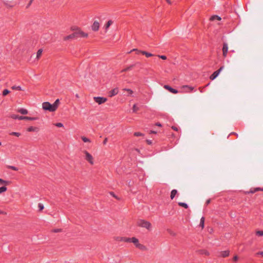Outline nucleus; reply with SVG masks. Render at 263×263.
Listing matches in <instances>:
<instances>
[{
  "label": "nucleus",
  "instance_id": "obj_54",
  "mask_svg": "<svg viewBox=\"0 0 263 263\" xmlns=\"http://www.w3.org/2000/svg\"><path fill=\"white\" fill-rule=\"evenodd\" d=\"M71 37H72V36L71 35H69V36H67L66 37V39H68L71 38Z\"/></svg>",
  "mask_w": 263,
  "mask_h": 263
},
{
  "label": "nucleus",
  "instance_id": "obj_7",
  "mask_svg": "<svg viewBox=\"0 0 263 263\" xmlns=\"http://www.w3.org/2000/svg\"><path fill=\"white\" fill-rule=\"evenodd\" d=\"M84 154H85V159L86 160H87L91 164H93V157H92V155L86 151H84Z\"/></svg>",
  "mask_w": 263,
  "mask_h": 263
},
{
  "label": "nucleus",
  "instance_id": "obj_25",
  "mask_svg": "<svg viewBox=\"0 0 263 263\" xmlns=\"http://www.w3.org/2000/svg\"><path fill=\"white\" fill-rule=\"evenodd\" d=\"M178 204L179 206L183 207L185 209H187L189 207L188 205L186 203H184V202H178Z\"/></svg>",
  "mask_w": 263,
  "mask_h": 263
},
{
  "label": "nucleus",
  "instance_id": "obj_47",
  "mask_svg": "<svg viewBox=\"0 0 263 263\" xmlns=\"http://www.w3.org/2000/svg\"><path fill=\"white\" fill-rule=\"evenodd\" d=\"M210 202H211V199H209L208 200H207L206 201L205 204H206V205H208L209 204H210Z\"/></svg>",
  "mask_w": 263,
  "mask_h": 263
},
{
  "label": "nucleus",
  "instance_id": "obj_30",
  "mask_svg": "<svg viewBox=\"0 0 263 263\" xmlns=\"http://www.w3.org/2000/svg\"><path fill=\"white\" fill-rule=\"evenodd\" d=\"M81 139L84 142H90V139L86 137L82 136L81 137Z\"/></svg>",
  "mask_w": 263,
  "mask_h": 263
},
{
  "label": "nucleus",
  "instance_id": "obj_29",
  "mask_svg": "<svg viewBox=\"0 0 263 263\" xmlns=\"http://www.w3.org/2000/svg\"><path fill=\"white\" fill-rule=\"evenodd\" d=\"M9 135H11V136H15L16 137H19L20 136H21V133H18V132H12L10 133Z\"/></svg>",
  "mask_w": 263,
  "mask_h": 263
},
{
  "label": "nucleus",
  "instance_id": "obj_40",
  "mask_svg": "<svg viewBox=\"0 0 263 263\" xmlns=\"http://www.w3.org/2000/svg\"><path fill=\"white\" fill-rule=\"evenodd\" d=\"M256 235L259 236H263V231H258L256 232Z\"/></svg>",
  "mask_w": 263,
  "mask_h": 263
},
{
  "label": "nucleus",
  "instance_id": "obj_34",
  "mask_svg": "<svg viewBox=\"0 0 263 263\" xmlns=\"http://www.w3.org/2000/svg\"><path fill=\"white\" fill-rule=\"evenodd\" d=\"M11 88L13 90H22V87L20 86H13Z\"/></svg>",
  "mask_w": 263,
  "mask_h": 263
},
{
  "label": "nucleus",
  "instance_id": "obj_53",
  "mask_svg": "<svg viewBox=\"0 0 263 263\" xmlns=\"http://www.w3.org/2000/svg\"><path fill=\"white\" fill-rule=\"evenodd\" d=\"M151 133H153V134H156L157 132H155V131H154V130H151Z\"/></svg>",
  "mask_w": 263,
  "mask_h": 263
},
{
  "label": "nucleus",
  "instance_id": "obj_49",
  "mask_svg": "<svg viewBox=\"0 0 263 263\" xmlns=\"http://www.w3.org/2000/svg\"><path fill=\"white\" fill-rule=\"evenodd\" d=\"M238 258L237 256H235L233 257V260L234 261H237L238 260Z\"/></svg>",
  "mask_w": 263,
  "mask_h": 263
},
{
  "label": "nucleus",
  "instance_id": "obj_14",
  "mask_svg": "<svg viewBox=\"0 0 263 263\" xmlns=\"http://www.w3.org/2000/svg\"><path fill=\"white\" fill-rule=\"evenodd\" d=\"M164 87L167 89L168 90H169L170 92L173 93H174V94H176L178 92V90L175 89H174L173 88L171 87V86H170L169 85H164Z\"/></svg>",
  "mask_w": 263,
  "mask_h": 263
},
{
  "label": "nucleus",
  "instance_id": "obj_56",
  "mask_svg": "<svg viewBox=\"0 0 263 263\" xmlns=\"http://www.w3.org/2000/svg\"><path fill=\"white\" fill-rule=\"evenodd\" d=\"M3 213H4V212L0 210V214H2Z\"/></svg>",
  "mask_w": 263,
  "mask_h": 263
},
{
  "label": "nucleus",
  "instance_id": "obj_59",
  "mask_svg": "<svg viewBox=\"0 0 263 263\" xmlns=\"http://www.w3.org/2000/svg\"><path fill=\"white\" fill-rule=\"evenodd\" d=\"M233 134L237 136V137L238 136V134L237 133H233Z\"/></svg>",
  "mask_w": 263,
  "mask_h": 263
},
{
  "label": "nucleus",
  "instance_id": "obj_31",
  "mask_svg": "<svg viewBox=\"0 0 263 263\" xmlns=\"http://www.w3.org/2000/svg\"><path fill=\"white\" fill-rule=\"evenodd\" d=\"M123 90L124 91H127L128 92V96H132V94L133 93V91L132 90H131L130 89H128V88H124L123 89Z\"/></svg>",
  "mask_w": 263,
  "mask_h": 263
},
{
  "label": "nucleus",
  "instance_id": "obj_38",
  "mask_svg": "<svg viewBox=\"0 0 263 263\" xmlns=\"http://www.w3.org/2000/svg\"><path fill=\"white\" fill-rule=\"evenodd\" d=\"M136 247L139 248V249H141V250H144L145 248L144 246H143V245H141V244H140L139 243L138 245H137V247Z\"/></svg>",
  "mask_w": 263,
  "mask_h": 263
},
{
  "label": "nucleus",
  "instance_id": "obj_43",
  "mask_svg": "<svg viewBox=\"0 0 263 263\" xmlns=\"http://www.w3.org/2000/svg\"><path fill=\"white\" fill-rule=\"evenodd\" d=\"M158 58H160V59H162V60H166L167 57L165 55H158Z\"/></svg>",
  "mask_w": 263,
  "mask_h": 263
},
{
  "label": "nucleus",
  "instance_id": "obj_15",
  "mask_svg": "<svg viewBox=\"0 0 263 263\" xmlns=\"http://www.w3.org/2000/svg\"><path fill=\"white\" fill-rule=\"evenodd\" d=\"M182 88L184 89V91L186 92H191L194 89V87H193L189 86L188 85H184V86H182Z\"/></svg>",
  "mask_w": 263,
  "mask_h": 263
},
{
  "label": "nucleus",
  "instance_id": "obj_4",
  "mask_svg": "<svg viewBox=\"0 0 263 263\" xmlns=\"http://www.w3.org/2000/svg\"><path fill=\"white\" fill-rule=\"evenodd\" d=\"M113 21L112 20H108L103 26L101 31L100 34L105 35L108 31L109 27L112 25Z\"/></svg>",
  "mask_w": 263,
  "mask_h": 263
},
{
  "label": "nucleus",
  "instance_id": "obj_21",
  "mask_svg": "<svg viewBox=\"0 0 263 263\" xmlns=\"http://www.w3.org/2000/svg\"><path fill=\"white\" fill-rule=\"evenodd\" d=\"M17 111L22 115H26L28 114V110L23 108H20L17 110Z\"/></svg>",
  "mask_w": 263,
  "mask_h": 263
},
{
  "label": "nucleus",
  "instance_id": "obj_3",
  "mask_svg": "<svg viewBox=\"0 0 263 263\" xmlns=\"http://www.w3.org/2000/svg\"><path fill=\"white\" fill-rule=\"evenodd\" d=\"M137 224L138 226L145 228L147 230H149L152 226V224L149 222L143 219L139 220L137 222Z\"/></svg>",
  "mask_w": 263,
  "mask_h": 263
},
{
  "label": "nucleus",
  "instance_id": "obj_55",
  "mask_svg": "<svg viewBox=\"0 0 263 263\" xmlns=\"http://www.w3.org/2000/svg\"><path fill=\"white\" fill-rule=\"evenodd\" d=\"M166 2H167L168 4H171V2L170 1V0H166Z\"/></svg>",
  "mask_w": 263,
  "mask_h": 263
},
{
  "label": "nucleus",
  "instance_id": "obj_44",
  "mask_svg": "<svg viewBox=\"0 0 263 263\" xmlns=\"http://www.w3.org/2000/svg\"><path fill=\"white\" fill-rule=\"evenodd\" d=\"M110 194L113 196L114 197H115V198H116L118 200H119V198H118L115 194L114 192H110Z\"/></svg>",
  "mask_w": 263,
  "mask_h": 263
},
{
  "label": "nucleus",
  "instance_id": "obj_35",
  "mask_svg": "<svg viewBox=\"0 0 263 263\" xmlns=\"http://www.w3.org/2000/svg\"><path fill=\"white\" fill-rule=\"evenodd\" d=\"M139 107L137 106L136 104H134L133 106V111L134 112H136L139 110Z\"/></svg>",
  "mask_w": 263,
  "mask_h": 263
},
{
  "label": "nucleus",
  "instance_id": "obj_12",
  "mask_svg": "<svg viewBox=\"0 0 263 263\" xmlns=\"http://www.w3.org/2000/svg\"><path fill=\"white\" fill-rule=\"evenodd\" d=\"M228 50V44L226 43H224L223 44V47H222V54L224 57H226L227 55Z\"/></svg>",
  "mask_w": 263,
  "mask_h": 263
},
{
  "label": "nucleus",
  "instance_id": "obj_52",
  "mask_svg": "<svg viewBox=\"0 0 263 263\" xmlns=\"http://www.w3.org/2000/svg\"><path fill=\"white\" fill-rule=\"evenodd\" d=\"M107 141V139L105 138L103 141V144H105Z\"/></svg>",
  "mask_w": 263,
  "mask_h": 263
},
{
  "label": "nucleus",
  "instance_id": "obj_23",
  "mask_svg": "<svg viewBox=\"0 0 263 263\" xmlns=\"http://www.w3.org/2000/svg\"><path fill=\"white\" fill-rule=\"evenodd\" d=\"M221 17L218 15H213V16H212L210 18V20L211 21H214V20H218V21H220L221 20Z\"/></svg>",
  "mask_w": 263,
  "mask_h": 263
},
{
  "label": "nucleus",
  "instance_id": "obj_10",
  "mask_svg": "<svg viewBox=\"0 0 263 263\" xmlns=\"http://www.w3.org/2000/svg\"><path fill=\"white\" fill-rule=\"evenodd\" d=\"M4 4L9 7H13L14 6L13 0H3Z\"/></svg>",
  "mask_w": 263,
  "mask_h": 263
},
{
  "label": "nucleus",
  "instance_id": "obj_48",
  "mask_svg": "<svg viewBox=\"0 0 263 263\" xmlns=\"http://www.w3.org/2000/svg\"><path fill=\"white\" fill-rule=\"evenodd\" d=\"M146 142H147V144L149 145H150L152 143V141L151 140H147Z\"/></svg>",
  "mask_w": 263,
  "mask_h": 263
},
{
  "label": "nucleus",
  "instance_id": "obj_61",
  "mask_svg": "<svg viewBox=\"0 0 263 263\" xmlns=\"http://www.w3.org/2000/svg\"><path fill=\"white\" fill-rule=\"evenodd\" d=\"M33 0H31L30 2V3H29V5L31 4V3H32Z\"/></svg>",
  "mask_w": 263,
  "mask_h": 263
},
{
  "label": "nucleus",
  "instance_id": "obj_36",
  "mask_svg": "<svg viewBox=\"0 0 263 263\" xmlns=\"http://www.w3.org/2000/svg\"><path fill=\"white\" fill-rule=\"evenodd\" d=\"M38 208H39V211H41L44 209V206L42 203H39L38 204Z\"/></svg>",
  "mask_w": 263,
  "mask_h": 263
},
{
  "label": "nucleus",
  "instance_id": "obj_33",
  "mask_svg": "<svg viewBox=\"0 0 263 263\" xmlns=\"http://www.w3.org/2000/svg\"><path fill=\"white\" fill-rule=\"evenodd\" d=\"M7 190V187L3 186L0 187V194L6 192Z\"/></svg>",
  "mask_w": 263,
  "mask_h": 263
},
{
  "label": "nucleus",
  "instance_id": "obj_2",
  "mask_svg": "<svg viewBox=\"0 0 263 263\" xmlns=\"http://www.w3.org/2000/svg\"><path fill=\"white\" fill-rule=\"evenodd\" d=\"M43 109L45 110H48L51 112L55 111L57 109L53 104H50L48 102H45L42 104Z\"/></svg>",
  "mask_w": 263,
  "mask_h": 263
},
{
  "label": "nucleus",
  "instance_id": "obj_41",
  "mask_svg": "<svg viewBox=\"0 0 263 263\" xmlns=\"http://www.w3.org/2000/svg\"><path fill=\"white\" fill-rule=\"evenodd\" d=\"M61 231H62L61 229H53L52 230V232H53L54 233H58V232H60Z\"/></svg>",
  "mask_w": 263,
  "mask_h": 263
},
{
  "label": "nucleus",
  "instance_id": "obj_1",
  "mask_svg": "<svg viewBox=\"0 0 263 263\" xmlns=\"http://www.w3.org/2000/svg\"><path fill=\"white\" fill-rule=\"evenodd\" d=\"M10 117L13 119H18L20 120H27L30 121L37 120L39 119L38 117H30L27 116H21L18 115L12 114L10 116Z\"/></svg>",
  "mask_w": 263,
  "mask_h": 263
},
{
  "label": "nucleus",
  "instance_id": "obj_5",
  "mask_svg": "<svg viewBox=\"0 0 263 263\" xmlns=\"http://www.w3.org/2000/svg\"><path fill=\"white\" fill-rule=\"evenodd\" d=\"M72 36L86 38L88 36V34L87 33L84 32L81 29L77 28L76 29V31L72 34Z\"/></svg>",
  "mask_w": 263,
  "mask_h": 263
},
{
  "label": "nucleus",
  "instance_id": "obj_57",
  "mask_svg": "<svg viewBox=\"0 0 263 263\" xmlns=\"http://www.w3.org/2000/svg\"><path fill=\"white\" fill-rule=\"evenodd\" d=\"M76 97L77 98H78L79 97L78 94H76Z\"/></svg>",
  "mask_w": 263,
  "mask_h": 263
},
{
  "label": "nucleus",
  "instance_id": "obj_39",
  "mask_svg": "<svg viewBox=\"0 0 263 263\" xmlns=\"http://www.w3.org/2000/svg\"><path fill=\"white\" fill-rule=\"evenodd\" d=\"M134 135L135 136H136V137H139V136H143V134L142 133H140V132H135L134 134Z\"/></svg>",
  "mask_w": 263,
  "mask_h": 263
},
{
  "label": "nucleus",
  "instance_id": "obj_20",
  "mask_svg": "<svg viewBox=\"0 0 263 263\" xmlns=\"http://www.w3.org/2000/svg\"><path fill=\"white\" fill-rule=\"evenodd\" d=\"M92 29L94 31H97L99 29V23L95 22L92 26Z\"/></svg>",
  "mask_w": 263,
  "mask_h": 263
},
{
  "label": "nucleus",
  "instance_id": "obj_18",
  "mask_svg": "<svg viewBox=\"0 0 263 263\" xmlns=\"http://www.w3.org/2000/svg\"><path fill=\"white\" fill-rule=\"evenodd\" d=\"M29 132H38L39 131V128L36 127L34 126H30L27 128V130Z\"/></svg>",
  "mask_w": 263,
  "mask_h": 263
},
{
  "label": "nucleus",
  "instance_id": "obj_13",
  "mask_svg": "<svg viewBox=\"0 0 263 263\" xmlns=\"http://www.w3.org/2000/svg\"><path fill=\"white\" fill-rule=\"evenodd\" d=\"M118 93V89L117 88H114L110 91L108 93V96L109 97H112L116 96Z\"/></svg>",
  "mask_w": 263,
  "mask_h": 263
},
{
  "label": "nucleus",
  "instance_id": "obj_24",
  "mask_svg": "<svg viewBox=\"0 0 263 263\" xmlns=\"http://www.w3.org/2000/svg\"><path fill=\"white\" fill-rule=\"evenodd\" d=\"M10 183V181H9L5 180H3V179L0 178V184H4L5 185H7L9 184Z\"/></svg>",
  "mask_w": 263,
  "mask_h": 263
},
{
  "label": "nucleus",
  "instance_id": "obj_62",
  "mask_svg": "<svg viewBox=\"0 0 263 263\" xmlns=\"http://www.w3.org/2000/svg\"><path fill=\"white\" fill-rule=\"evenodd\" d=\"M205 254H206V255H208V254H209V253H208V252H205Z\"/></svg>",
  "mask_w": 263,
  "mask_h": 263
},
{
  "label": "nucleus",
  "instance_id": "obj_6",
  "mask_svg": "<svg viewBox=\"0 0 263 263\" xmlns=\"http://www.w3.org/2000/svg\"><path fill=\"white\" fill-rule=\"evenodd\" d=\"M132 51H135L136 54L137 55H139V54L145 55L147 58L153 56V55L149 52H147L144 51L139 50L137 49H134L133 50H131L130 51V52H131Z\"/></svg>",
  "mask_w": 263,
  "mask_h": 263
},
{
  "label": "nucleus",
  "instance_id": "obj_46",
  "mask_svg": "<svg viewBox=\"0 0 263 263\" xmlns=\"http://www.w3.org/2000/svg\"><path fill=\"white\" fill-rule=\"evenodd\" d=\"M172 128L173 130H175V131H178V128H177V127L175 126H173L172 127Z\"/></svg>",
  "mask_w": 263,
  "mask_h": 263
},
{
  "label": "nucleus",
  "instance_id": "obj_27",
  "mask_svg": "<svg viewBox=\"0 0 263 263\" xmlns=\"http://www.w3.org/2000/svg\"><path fill=\"white\" fill-rule=\"evenodd\" d=\"M59 103H60V100L59 99H57L53 103L54 107L55 108V109H57L58 108V107L59 105Z\"/></svg>",
  "mask_w": 263,
  "mask_h": 263
},
{
  "label": "nucleus",
  "instance_id": "obj_42",
  "mask_svg": "<svg viewBox=\"0 0 263 263\" xmlns=\"http://www.w3.org/2000/svg\"><path fill=\"white\" fill-rule=\"evenodd\" d=\"M55 125L58 127H62L64 126L62 123H57Z\"/></svg>",
  "mask_w": 263,
  "mask_h": 263
},
{
  "label": "nucleus",
  "instance_id": "obj_26",
  "mask_svg": "<svg viewBox=\"0 0 263 263\" xmlns=\"http://www.w3.org/2000/svg\"><path fill=\"white\" fill-rule=\"evenodd\" d=\"M204 218L202 217L200 219L199 226L203 229L204 228Z\"/></svg>",
  "mask_w": 263,
  "mask_h": 263
},
{
  "label": "nucleus",
  "instance_id": "obj_50",
  "mask_svg": "<svg viewBox=\"0 0 263 263\" xmlns=\"http://www.w3.org/2000/svg\"><path fill=\"white\" fill-rule=\"evenodd\" d=\"M256 254L257 255H260L261 256H263V251L258 252V253H257Z\"/></svg>",
  "mask_w": 263,
  "mask_h": 263
},
{
  "label": "nucleus",
  "instance_id": "obj_60",
  "mask_svg": "<svg viewBox=\"0 0 263 263\" xmlns=\"http://www.w3.org/2000/svg\"><path fill=\"white\" fill-rule=\"evenodd\" d=\"M101 35H102L101 36H99V37H103V36H104V35H102V34H101Z\"/></svg>",
  "mask_w": 263,
  "mask_h": 263
},
{
  "label": "nucleus",
  "instance_id": "obj_22",
  "mask_svg": "<svg viewBox=\"0 0 263 263\" xmlns=\"http://www.w3.org/2000/svg\"><path fill=\"white\" fill-rule=\"evenodd\" d=\"M177 194V191L175 189L173 190L171 193V199H173L176 194Z\"/></svg>",
  "mask_w": 263,
  "mask_h": 263
},
{
  "label": "nucleus",
  "instance_id": "obj_37",
  "mask_svg": "<svg viewBox=\"0 0 263 263\" xmlns=\"http://www.w3.org/2000/svg\"><path fill=\"white\" fill-rule=\"evenodd\" d=\"M9 93H10V91L7 89H5L3 91V95L4 96H5L7 95L8 94H9Z\"/></svg>",
  "mask_w": 263,
  "mask_h": 263
},
{
  "label": "nucleus",
  "instance_id": "obj_19",
  "mask_svg": "<svg viewBox=\"0 0 263 263\" xmlns=\"http://www.w3.org/2000/svg\"><path fill=\"white\" fill-rule=\"evenodd\" d=\"M117 240L120 241H124L128 242L129 238L125 237H119L117 238Z\"/></svg>",
  "mask_w": 263,
  "mask_h": 263
},
{
  "label": "nucleus",
  "instance_id": "obj_16",
  "mask_svg": "<svg viewBox=\"0 0 263 263\" xmlns=\"http://www.w3.org/2000/svg\"><path fill=\"white\" fill-rule=\"evenodd\" d=\"M128 242H133L136 247L139 244V240L136 237L129 238Z\"/></svg>",
  "mask_w": 263,
  "mask_h": 263
},
{
  "label": "nucleus",
  "instance_id": "obj_28",
  "mask_svg": "<svg viewBox=\"0 0 263 263\" xmlns=\"http://www.w3.org/2000/svg\"><path fill=\"white\" fill-rule=\"evenodd\" d=\"M7 167L8 168H9V169H11L12 170H13V171H18V168L17 167H15L14 166H12V165H7Z\"/></svg>",
  "mask_w": 263,
  "mask_h": 263
},
{
  "label": "nucleus",
  "instance_id": "obj_8",
  "mask_svg": "<svg viewBox=\"0 0 263 263\" xmlns=\"http://www.w3.org/2000/svg\"><path fill=\"white\" fill-rule=\"evenodd\" d=\"M43 51V50L42 49H39L36 54H33L31 58L33 59L34 61H37L42 56Z\"/></svg>",
  "mask_w": 263,
  "mask_h": 263
},
{
  "label": "nucleus",
  "instance_id": "obj_51",
  "mask_svg": "<svg viewBox=\"0 0 263 263\" xmlns=\"http://www.w3.org/2000/svg\"><path fill=\"white\" fill-rule=\"evenodd\" d=\"M156 125H157L158 126H160V127L162 126V125L160 123H159V122L156 123Z\"/></svg>",
  "mask_w": 263,
  "mask_h": 263
},
{
  "label": "nucleus",
  "instance_id": "obj_45",
  "mask_svg": "<svg viewBox=\"0 0 263 263\" xmlns=\"http://www.w3.org/2000/svg\"><path fill=\"white\" fill-rule=\"evenodd\" d=\"M93 99L96 101V102L99 103V96L93 97Z\"/></svg>",
  "mask_w": 263,
  "mask_h": 263
},
{
  "label": "nucleus",
  "instance_id": "obj_63",
  "mask_svg": "<svg viewBox=\"0 0 263 263\" xmlns=\"http://www.w3.org/2000/svg\"><path fill=\"white\" fill-rule=\"evenodd\" d=\"M2 145V142H0V145Z\"/></svg>",
  "mask_w": 263,
  "mask_h": 263
},
{
  "label": "nucleus",
  "instance_id": "obj_9",
  "mask_svg": "<svg viewBox=\"0 0 263 263\" xmlns=\"http://www.w3.org/2000/svg\"><path fill=\"white\" fill-rule=\"evenodd\" d=\"M223 68V67H220V68L218 70L214 71L213 73V74L210 77V79L212 80H214V79H215L218 77L220 72L221 71Z\"/></svg>",
  "mask_w": 263,
  "mask_h": 263
},
{
  "label": "nucleus",
  "instance_id": "obj_32",
  "mask_svg": "<svg viewBox=\"0 0 263 263\" xmlns=\"http://www.w3.org/2000/svg\"><path fill=\"white\" fill-rule=\"evenodd\" d=\"M107 101V98L104 97H100V104L105 102Z\"/></svg>",
  "mask_w": 263,
  "mask_h": 263
},
{
  "label": "nucleus",
  "instance_id": "obj_58",
  "mask_svg": "<svg viewBox=\"0 0 263 263\" xmlns=\"http://www.w3.org/2000/svg\"><path fill=\"white\" fill-rule=\"evenodd\" d=\"M210 83H208V84L205 86V87H207V86H209V85H210Z\"/></svg>",
  "mask_w": 263,
  "mask_h": 263
},
{
  "label": "nucleus",
  "instance_id": "obj_11",
  "mask_svg": "<svg viewBox=\"0 0 263 263\" xmlns=\"http://www.w3.org/2000/svg\"><path fill=\"white\" fill-rule=\"evenodd\" d=\"M257 191H263V188L262 187H255L254 189H251L249 191L246 192V194H253Z\"/></svg>",
  "mask_w": 263,
  "mask_h": 263
},
{
  "label": "nucleus",
  "instance_id": "obj_17",
  "mask_svg": "<svg viewBox=\"0 0 263 263\" xmlns=\"http://www.w3.org/2000/svg\"><path fill=\"white\" fill-rule=\"evenodd\" d=\"M229 253L230 252L228 250L221 251L219 256L222 257H226L229 255Z\"/></svg>",
  "mask_w": 263,
  "mask_h": 263
}]
</instances>
